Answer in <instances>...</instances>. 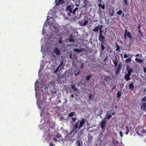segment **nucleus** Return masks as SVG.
<instances>
[{
    "mask_svg": "<svg viewBox=\"0 0 146 146\" xmlns=\"http://www.w3.org/2000/svg\"><path fill=\"white\" fill-rule=\"evenodd\" d=\"M71 88L73 89L75 91H77L78 90V88L76 87L74 85H71Z\"/></svg>",
    "mask_w": 146,
    "mask_h": 146,
    "instance_id": "21",
    "label": "nucleus"
},
{
    "mask_svg": "<svg viewBox=\"0 0 146 146\" xmlns=\"http://www.w3.org/2000/svg\"><path fill=\"white\" fill-rule=\"evenodd\" d=\"M69 41L70 42H75L74 40L73 39H69Z\"/></svg>",
    "mask_w": 146,
    "mask_h": 146,
    "instance_id": "47",
    "label": "nucleus"
},
{
    "mask_svg": "<svg viewBox=\"0 0 146 146\" xmlns=\"http://www.w3.org/2000/svg\"><path fill=\"white\" fill-rule=\"evenodd\" d=\"M128 56V54L126 53H125L124 55V57L125 58H127Z\"/></svg>",
    "mask_w": 146,
    "mask_h": 146,
    "instance_id": "46",
    "label": "nucleus"
},
{
    "mask_svg": "<svg viewBox=\"0 0 146 146\" xmlns=\"http://www.w3.org/2000/svg\"><path fill=\"white\" fill-rule=\"evenodd\" d=\"M116 86V85H115L113 88H112V90L115 89V88Z\"/></svg>",
    "mask_w": 146,
    "mask_h": 146,
    "instance_id": "60",
    "label": "nucleus"
},
{
    "mask_svg": "<svg viewBox=\"0 0 146 146\" xmlns=\"http://www.w3.org/2000/svg\"><path fill=\"white\" fill-rule=\"evenodd\" d=\"M141 110L143 111H146V103H142L141 106Z\"/></svg>",
    "mask_w": 146,
    "mask_h": 146,
    "instance_id": "7",
    "label": "nucleus"
},
{
    "mask_svg": "<svg viewBox=\"0 0 146 146\" xmlns=\"http://www.w3.org/2000/svg\"><path fill=\"white\" fill-rule=\"evenodd\" d=\"M102 5L101 3H100V4H99L98 5V6L99 7H102Z\"/></svg>",
    "mask_w": 146,
    "mask_h": 146,
    "instance_id": "54",
    "label": "nucleus"
},
{
    "mask_svg": "<svg viewBox=\"0 0 146 146\" xmlns=\"http://www.w3.org/2000/svg\"><path fill=\"white\" fill-rule=\"evenodd\" d=\"M105 5L104 4L103 5H102L101 7L102 9H103V10H104L105 8Z\"/></svg>",
    "mask_w": 146,
    "mask_h": 146,
    "instance_id": "48",
    "label": "nucleus"
},
{
    "mask_svg": "<svg viewBox=\"0 0 146 146\" xmlns=\"http://www.w3.org/2000/svg\"><path fill=\"white\" fill-rule=\"evenodd\" d=\"M142 101H143L144 102L146 101V97L145 96L141 99V102Z\"/></svg>",
    "mask_w": 146,
    "mask_h": 146,
    "instance_id": "45",
    "label": "nucleus"
},
{
    "mask_svg": "<svg viewBox=\"0 0 146 146\" xmlns=\"http://www.w3.org/2000/svg\"><path fill=\"white\" fill-rule=\"evenodd\" d=\"M79 67L80 68L82 69L84 67V64L83 63H82L80 65Z\"/></svg>",
    "mask_w": 146,
    "mask_h": 146,
    "instance_id": "39",
    "label": "nucleus"
},
{
    "mask_svg": "<svg viewBox=\"0 0 146 146\" xmlns=\"http://www.w3.org/2000/svg\"><path fill=\"white\" fill-rule=\"evenodd\" d=\"M116 50L119 52H121V50L120 49V46L116 42Z\"/></svg>",
    "mask_w": 146,
    "mask_h": 146,
    "instance_id": "25",
    "label": "nucleus"
},
{
    "mask_svg": "<svg viewBox=\"0 0 146 146\" xmlns=\"http://www.w3.org/2000/svg\"><path fill=\"white\" fill-rule=\"evenodd\" d=\"M126 70L128 72L127 73L131 74V73L133 72V70L132 68H130V67L128 66L126 68Z\"/></svg>",
    "mask_w": 146,
    "mask_h": 146,
    "instance_id": "11",
    "label": "nucleus"
},
{
    "mask_svg": "<svg viewBox=\"0 0 146 146\" xmlns=\"http://www.w3.org/2000/svg\"><path fill=\"white\" fill-rule=\"evenodd\" d=\"M88 21L87 20H85L84 23H83V21H82L80 22V24L82 26H85L87 25L88 23Z\"/></svg>",
    "mask_w": 146,
    "mask_h": 146,
    "instance_id": "16",
    "label": "nucleus"
},
{
    "mask_svg": "<svg viewBox=\"0 0 146 146\" xmlns=\"http://www.w3.org/2000/svg\"><path fill=\"white\" fill-rule=\"evenodd\" d=\"M112 142L113 143V145L114 146L116 145L117 144H118V141L115 139L113 140L112 141Z\"/></svg>",
    "mask_w": 146,
    "mask_h": 146,
    "instance_id": "26",
    "label": "nucleus"
},
{
    "mask_svg": "<svg viewBox=\"0 0 146 146\" xmlns=\"http://www.w3.org/2000/svg\"><path fill=\"white\" fill-rule=\"evenodd\" d=\"M58 115V116H59V119L60 121H64V119L62 115Z\"/></svg>",
    "mask_w": 146,
    "mask_h": 146,
    "instance_id": "28",
    "label": "nucleus"
},
{
    "mask_svg": "<svg viewBox=\"0 0 146 146\" xmlns=\"http://www.w3.org/2000/svg\"><path fill=\"white\" fill-rule=\"evenodd\" d=\"M104 80L107 82H109L111 80L110 77L109 76L105 75L104 78Z\"/></svg>",
    "mask_w": 146,
    "mask_h": 146,
    "instance_id": "13",
    "label": "nucleus"
},
{
    "mask_svg": "<svg viewBox=\"0 0 146 146\" xmlns=\"http://www.w3.org/2000/svg\"><path fill=\"white\" fill-rule=\"evenodd\" d=\"M101 42V44L100 45V47L101 49L103 50H104L105 49V46L103 45V44H104V43L105 42V39L99 40Z\"/></svg>",
    "mask_w": 146,
    "mask_h": 146,
    "instance_id": "8",
    "label": "nucleus"
},
{
    "mask_svg": "<svg viewBox=\"0 0 146 146\" xmlns=\"http://www.w3.org/2000/svg\"><path fill=\"white\" fill-rule=\"evenodd\" d=\"M72 55L71 54H70V58L72 59Z\"/></svg>",
    "mask_w": 146,
    "mask_h": 146,
    "instance_id": "59",
    "label": "nucleus"
},
{
    "mask_svg": "<svg viewBox=\"0 0 146 146\" xmlns=\"http://www.w3.org/2000/svg\"><path fill=\"white\" fill-rule=\"evenodd\" d=\"M126 35L128 36V38H129L130 39H131L132 38V36L130 32H128L127 33Z\"/></svg>",
    "mask_w": 146,
    "mask_h": 146,
    "instance_id": "23",
    "label": "nucleus"
},
{
    "mask_svg": "<svg viewBox=\"0 0 146 146\" xmlns=\"http://www.w3.org/2000/svg\"><path fill=\"white\" fill-rule=\"evenodd\" d=\"M130 56H131V58H132L133 55L130 54Z\"/></svg>",
    "mask_w": 146,
    "mask_h": 146,
    "instance_id": "62",
    "label": "nucleus"
},
{
    "mask_svg": "<svg viewBox=\"0 0 146 146\" xmlns=\"http://www.w3.org/2000/svg\"><path fill=\"white\" fill-rule=\"evenodd\" d=\"M103 31L102 29H100L99 30V35L98 37V40H102L105 39V36L102 35Z\"/></svg>",
    "mask_w": 146,
    "mask_h": 146,
    "instance_id": "6",
    "label": "nucleus"
},
{
    "mask_svg": "<svg viewBox=\"0 0 146 146\" xmlns=\"http://www.w3.org/2000/svg\"><path fill=\"white\" fill-rule=\"evenodd\" d=\"M127 35L126 34H124V37L125 39L127 38Z\"/></svg>",
    "mask_w": 146,
    "mask_h": 146,
    "instance_id": "57",
    "label": "nucleus"
},
{
    "mask_svg": "<svg viewBox=\"0 0 146 146\" xmlns=\"http://www.w3.org/2000/svg\"><path fill=\"white\" fill-rule=\"evenodd\" d=\"M71 96L72 97H74V96L73 94H72L71 95Z\"/></svg>",
    "mask_w": 146,
    "mask_h": 146,
    "instance_id": "63",
    "label": "nucleus"
},
{
    "mask_svg": "<svg viewBox=\"0 0 146 146\" xmlns=\"http://www.w3.org/2000/svg\"><path fill=\"white\" fill-rule=\"evenodd\" d=\"M107 125L105 120H102L100 123V127L103 131H104L106 129V127Z\"/></svg>",
    "mask_w": 146,
    "mask_h": 146,
    "instance_id": "3",
    "label": "nucleus"
},
{
    "mask_svg": "<svg viewBox=\"0 0 146 146\" xmlns=\"http://www.w3.org/2000/svg\"><path fill=\"white\" fill-rule=\"evenodd\" d=\"M121 70L119 69H117L116 71H115V74L116 75L118 74L120 72V71Z\"/></svg>",
    "mask_w": 146,
    "mask_h": 146,
    "instance_id": "37",
    "label": "nucleus"
},
{
    "mask_svg": "<svg viewBox=\"0 0 146 146\" xmlns=\"http://www.w3.org/2000/svg\"><path fill=\"white\" fill-rule=\"evenodd\" d=\"M78 9V8L77 7L75 8L73 10V14H74L76 11Z\"/></svg>",
    "mask_w": 146,
    "mask_h": 146,
    "instance_id": "42",
    "label": "nucleus"
},
{
    "mask_svg": "<svg viewBox=\"0 0 146 146\" xmlns=\"http://www.w3.org/2000/svg\"><path fill=\"white\" fill-rule=\"evenodd\" d=\"M74 131V129H73L72 131H70V133L67 135V136H69V135H70V136L71 135L72 137L73 136L74 134H73V131Z\"/></svg>",
    "mask_w": 146,
    "mask_h": 146,
    "instance_id": "33",
    "label": "nucleus"
},
{
    "mask_svg": "<svg viewBox=\"0 0 146 146\" xmlns=\"http://www.w3.org/2000/svg\"><path fill=\"white\" fill-rule=\"evenodd\" d=\"M131 74L127 73L125 74V75L124 77V79L126 80V81H127L130 79V76Z\"/></svg>",
    "mask_w": 146,
    "mask_h": 146,
    "instance_id": "10",
    "label": "nucleus"
},
{
    "mask_svg": "<svg viewBox=\"0 0 146 146\" xmlns=\"http://www.w3.org/2000/svg\"><path fill=\"white\" fill-rule=\"evenodd\" d=\"M121 15V18H123V17H124V14L123 13H122V14H121V15Z\"/></svg>",
    "mask_w": 146,
    "mask_h": 146,
    "instance_id": "51",
    "label": "nucleus"
},
{
    "mask_svg": "<svg viewBox=\"0 0 146 146\" xmlns=\"http://www.w3.org/2000/svg\"><path fill=\"white\" fill-rule=\"evenodd\" d=\"M122 12L121 10H119L117 12V14L118 15H120L122 14Z\"/></svg>",
    "mask_w": 146,
    "mask_h": 146,
    "instance_id": "36",
    "label": "nucleus"
},
{
    "mask_svg": "<svg viewBox=\"0 0 146 146\" xmlns=\"http://www.w3.org/2000/svg\"><path fill=\"white\" fill-rule=\"evenodd\" d=\"M106 117L108 119H109L110 118H111L112 116L110 115V113L109 115H106Z\"/></svg>",
    "mask_w": 146,
    "mask_h": 146,
    "instance_id": "38",
    "label": "nucleus"
},
{
    "mask_svg": "<svg viewBox=\"0 0 146 146\" xmlns=\"http://www.w3.org/2000/svg\"><path fill=\"white\" fill-rule=\"evenodd\" d=\"M99 25L95 27L94 29H92V31L94 32H98L99 30H100Z\"/></svg>",
    "mask_w": 146,
    "mask_h": 146,
    "instance_id": "20",
    "label": "nucleus"
},
{
    "mask_svg": "<svg viewBox=\"0 0 146 146\" xmlns=\"http://www.w3.org/2000/svg\"><path fill=\"white\" fill-rule=\"evenodd\" d=\"M80 71L78 69H77L74 71L75 73V76H77L80 73Z\"/></svg>",
    "mask_w": 146,
    "mask_h": 146,
    "instance_id": "24",
    "label": "nucleus"
},
{
    "mask_svg": "<svg viewBox=\"0 0 146 146\" xmlns=\"http://www.w3.org/2000/svg\"><path fill=\"white\" fill-rule=\"evenodd\" d=\"M131 61V59L130 58H128L125 60V62L126 63H130Z\"/></svg>",
    "mask_w": 146,
    "mask_h": 146,
    "instance_id": "27",
    "label": "nucleus"
},
{
    "mask_svg": "<svg viewBox=\"0 0 146 146\" xmlns=\"http://www.w3.org/2000/svg\"><path fill=\"white\" fill-rule=\"evenodd\" d=\"M77 143H78V144H77V146H81L80 141H78L77 142Z\"/></svg>",
    "mask_w": 146,
    "mask_h": 146,
    "instance_id": "49",
    "label": "nucleus"
},
{
    "mask_svg": "<svg viewBox=\"0 0 146 146\" xmlns=\"http://www.w3.org/2000/svg\"><path fill=\"white\" fill-rule=\"evenodd\" d=\"M135 57H138V56L139 57V58H141L142 56V54H137L135 55Z\"/></svg>",
    "mask_w": 146,
    "mask_h": 146,
    "instance_id": "35",
    "label": "nucleus"
},
{
    "mask_svg": "<svg viewBox=\"0 0 146 146\" xmlns=\"http://www.w3.org/2000/svg\"><path fill=\"white\" fill-rule=\"evenodd\" d=\"M124 3L126 5H128V0H124Z\"/></svg>",
    "mask_w": 146,
    "mask_h": 146,
    "instance_id": "41",
    "label": "nucleus"
},
{
    "mask_svg": "<svg viewBox=\"0 0 146 146\" xmlns=\"http://www.w3.org/2000/svg\"><path fill=\"white\" fill-rule=\"evenodd\" d=\"M53 140L55 141H60L62 140V137L60 135L57 134L55 137H53Z\"/></svg>",
    "mask_w": 146,
    "mask_h": 146,
    "instance_id": "4",
    "label": "nucleus"
},
{
    "mask_svg": "<svg viewBox=\"0 0 146 146\" xmlns=\"http://www.w3.org/2000/svg\"><path fill=\"white\" fill-rule=\"evenodd\" d=\"M63 60H61L60 62V63L58 66L56 70L54 71V73H56V72H57L58 70V69L59 68H63L65 66L64 64H63Z\"/></svg>",
    "mask_w": 146,
    "mask_h": 146,
    "instance_id": "5",
    "label": "nucleus"
},
{
    "mask_svg": "<svg viewBox=\"0 0 146 146\" xmlns=\"http://www.w3.org/2000/svg\"><path fill=\"white\" fill-rule=\"evenodd\" d=\"M99 27H100L99 28H100V29H102V28L103 27V25H99Z\"/></svg>",
    "mask_w": 146,
    "mask_h": 146,
    "instance_id": "52",
    "label": "nucleus"
},
{
    "mask_svg": "<svg viewBox=\"0 0 146 146\" xmlns=\"http://www.w3.org/2000/svg\"><path fill=\"white\" fill-rule=\"evenodd\" d=\"M74 112H71L70 114H68V116L69 117H72L74 115Z\"/></svg>",
    "mask_w": 146,
    "mask_h": 146,
    "instance_id": "30",
    "label": "nucleus"
},
{
    "mask_svg": "<svg viewBox=\"0 0 146 146\" xmlns=\"http://www.w3.org/2000/svg\"><path fill=\"white\" fill-rule=\"evenodd\" d=\"M128 32H127V29H125V33L124 34H126Z\"/></svg>",
    "mask_w": 146,
    "mask_h": 146,
    "instance_id": "55",
    "label": "nucleus"
},
{
    "mask_svg": "<svg viewBox=\"0 0 146 146\" xmlns=\"http://www.w3.org/2000/svg\"><path fill=\"white\" fill-rule=\"evenodd\" d=\"M85 122V119L84 118H82L81 120L80 121L79 125V121L78 120L74 125L73 129L76 132L77 130L80 129L83 126Z\"/></svg>",
    "mask_w": 146,
    "mask_h": 146,
    "instance_id": "1",
    "label": "nucleus"
},
{
    "mask_svg": "<svg viewBox=\"0 0 146 146\" xmlns=\"http://www.w3.org/2000/svg\"><path fill=\"white\" fill-rule=\"evenodd\" d=\"M76 5L77 7H78L79 6V5H78L77 4H76Z\"/></svg>",
    "mask_w": 146,
    "mask_h": 146,
    "instance_id": "64",
    "label": "nucleus"
},
{
    "mask_svg": "<svg viewBox=\"0 0 146 146\" xmlns=\"http://www.w3.org/2000/svg\"><path fill=\"white\" fill-rule=\"evenodd\" d=\"M71 119L72 120V121H71V123H72L75 122L77 119L76 117H72L71 118Z\"/></svg>",
    "mask_w": 146,
    "mask_h": 146,
    "instance_id": "32",
    "label": "nucleus"
},
{
    "mask_svg": "<svg viewBox=\"0 0 146 146\" xmlns=\"http://www.w3.org/2000/svg\"><path fill=\"white\" fill-rule=\"evenodd\" d=\"M121 62H120L118 64V69H119L120 70L121 69Z\"/></svg>",
    "mask_w": 146,
    "mask_h": 146,
    "instance_id": "40",
    "label": "nucleus"
},
{
    "mask_svg": "<svg viewBox=\"0 0 146 146\" xmlns=\"http://www.w3.org/2000/svg\"><path fill=\"white\" fill-rule=\"evenodd\" d=\"M54 52L57 55H59L60 54V50L58 48H56L54 50Z\"/></svg>",
    "mask_w": 146,
    "mask_h": 146,
    "instance_id": "15",
    "label": "nucleus"
},
{
    "mask_svg": "<svg viewBox=\"0 0 146 146\" xmlns=\"http://www.w3.org/2000/svg\"><path fill=\"white\" fill-rule=\"evenodd\" d=\"M122 132L121 131H120L119 132V134L120 135V136L121 137H122L123 136V134H122Z\"/></svg>",
    "mask_w": 146,
    "mask_h": 146,
    "instance_id": "50",
    "label": "nucleus"
},
{
    "mask_svg": "<svg viewBox=\"0 0 146 146\" xmlns=\"http://www.w3.org/2000/svg\"><path fill=\"white\" fill-rule=\"evenodd\" d=\"M129 89L131 90H133L134 88V85L133 82H131L129 85Z\"/></svg>",
    "mask_w": 146,
    "mask_h": 146,
    "instance_id": "14",
    "label": "nucleus"
},
{
    "mask_svg": "<svg viewBox=\"0 0 146 146\" xmlns=\"http://www.w3.org/2000/svg\"><path fill=\"white\" fill-rule=\"evenodd\" d=\"M113 111V112H112V114L113 115H115V113L114 111Z\"/></svg>",
    "mask_w": 146,
    "mask_h": 146,
    "instance_id": "58",
    "label": "nucleus"
},
{
    "mask_svg": "<svg viewBox=\"0 0 146 146\" xmlns=\"http://www.w3.org/2000/svg\"><path fill=\"white\" fill-rule=\"evenodd\" d=\"M93 96V95H92V94H90L89 95V99L90 100H91L92 98V97Z\"/></svg>",
    "mask_w": 146,
    "mask_h": 146,
    "instance_id": "44",
    "label": "nucleus"
},
{
    "mask_svg": "<svg viewBox=\"0 0 146 146\" xmlns=\"http://www.w3.org/2000/svg\"><path fill=\"white\" fill-rule=\"evenodd\" d=\"M121 94H122L121 91H118L117 93V98H120L121 96Z\"/></svg>",
    "mask_w": 146,
    "mask_h": 146,
    "instance_id": "22",
    "label": "nucleus"
},
{
    "mask_svg": "<svg viewBox=\"0 0 146 146\" xmlns=\"http://www.w3.org/2000/svg\"><path fill=\"white\" fill-rule=\"evenodd\" d=\"M64 0H55L56 5L58 6L60 4H62L64 3Z\"/></svg>",
    "mask_w": 146,
    "mask_h": 146,
    "instance_id": "9",
    "label": "nucleus"
},
{
    "mask_svg": "<svg viewBox=\"0 0 146 146\" xmlns=\"http://www.w3.org/2000/svg\"><path fill=\"white\" fill-rule=\"evenodd\" d=\"M92 77L91 75H88L86 78V81H88L90 80V78Z\"/></svg>",
    "mask_w": 146,
    "mask_h": 146,
    "instance_id": "31",
    "label": "nucleus"
},
{
    "mask_svg": "<svg viewBox=\"0 0 146 146\" xmlns=\"http://www.w3.org/2000/svg\"><path fill=\"white\" fill-rule=\"evenodd\" d=\"M126 130L125 131V134L126 135H127L128 134V133L129 131V130L128 127L127 126H126Z\"/></svg>",
    "mask_w": 146,
    "mask_h": 146,
    "instance_id": "34",
    "label": "nucleus"
},
{
    "mask_svg": "<svg viewBox=\"0 0 146 146\" xmlns=\"http://www.w3.org/2000/svg\"><path fill=\"white\" fill-rule=\"evenodd\" d=\"M109 15L110 17L113 16L114 15V8H112L110 10Z\"/></svg>",
    "mask_w": 146,
    "mask_h": 146,
    "instance_id": "12",
    "label": "nucleus"
},
{
    "mask_svg": "<svg viewBox=\"0 0 146 146\" xmlns=\"http://www.w3.org/2000/svg\"><path fill=\"white\" fill-rule=\"evenodd\" d=\"M135 61L137 63H139L140 64L141 63L143 62V60L141 59H139L137 58H136L135 59Z\"/></svg>",
    "mask_w": 146,
    "mask_h": 146,
    "instance_id": "18",
    "label": "nucleus"
},
{
    "mask_svg": "<svg viewBox=\"0 0 146 146\" xmlns=\"http://www.w3.org/2000/svg\"><path fill=\"white\" fill-rule=\"evenodd\" d=\"M52 24L51 25H50V28L52 29Z\"/></svg>",
    "mask_w": 146,
    "mask_h": 146,
    "instance_id": "61",
    "label": "nucleus"
},
{
    "mask_svg": "<svg viewBox=\"0 0 146 146\" xmlns=\"http://www.w3.org/2000/svg\"><path fill=\"white\" fill-rule=\"evenodd\" d=\"M84 48H81L79 49L78 48H76L73 50L74 51L76 52H80L82 51V50H84Z\"/></svg>",
    "mask_w": 146,
    "mask_h": 146,
    "instance_id": "17",
    "label": "nucleus"
},
{
    "mask_svg": "<svg viewBox=\"0 0 146 146\" xmlns=\"http://www.w3.org/2000/svg\"><path fill=\"white\" fill-rule=\"evenodd\" d=\"M112 61L115 66H117L118 63V61L117 58L116 57L115 60H113Z\"/></svg>",
    "mask_w": 146,
    "mask_h": 146,
    "instance_id": "19",
    "label": "nucleus"
},
{
    "mask_svg": "<svg viewBox=\"0 0 146 146\" xmlns=\"http://www.w3.org/2000/svg\"><path fill=\"white\" fill-rule=\"evenodd\" d=\"M74 8V6L72 4L70 5L67 7L66 10L68 12V16H71V14H73V9Z\"/></svg>",
    "mask_w": 146,
    "mask_h": 146,
    "instance_id": "2",
    "label": "nucleus"
},
{
    "mask_svg": "<svg viewBox=\"0 0 146 146\" xmlns=\"http://www.w3.org/2000/svg\"><path fill=\"white\" fill-rule=\"evenodd\" d=\"M143 72L144 73H146V68H144L143 69Z\"/></svg>",
    "mask_w": 146,
    "mask_h": 146,
    "instance_id": "53",
    "label": "nucleus"
},
{
    "mask_svg": "<svg viewBox=\"0 0 146 146\" xmlns=\"http://www.w3.org/2000/svg\"><path fill=\"white\" fill-rule=\"evenodd\" d=\"M108 56H106L105 58L102 57L101 59L104 62H105L108 59Z\"/></svg>",
    "mask_w": 146,
    "mask_h": 146,
    "instance_id": "29",
    "label": "nucleus"
},
{
    "mask_svg": "<svg viewBox=\"0 0 146 146\" xmlns=\"http://www.w3.org/2000/svg\"><path fill=\"white\" fill-rule=\"evenodd\" d=\"M139 26L137 27V28L139 29H140L141 28V26L139 24H138Z\"/></svg>",
    "mask_w": 146,
    "mask_h": 146,
    "instance_id": "56",
    "label": "nucleus"
},
{
    "mask_svg": "<svg viewBox=\"0 0 146 146\" xmlns=\"http://www.w3.org/2000/svg\"><path fill=\"white\" fill-rule=\"evenodd\" d=\"M59 42L60 43L62 44L63 43V42L62 41V39L61 38H60L59 39Z\"/></svg>",
    "mask_w": 146,
    "mask_h": 146,
    "instance_id": "43",
    "label": "nucleus"
}]
</instances>
